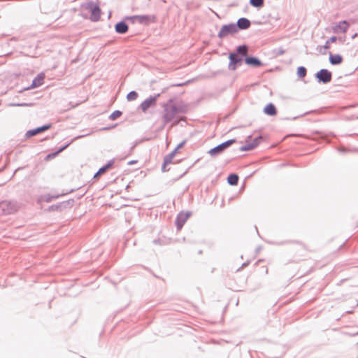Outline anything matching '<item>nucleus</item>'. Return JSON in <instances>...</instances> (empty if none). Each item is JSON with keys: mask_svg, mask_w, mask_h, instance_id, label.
Instances as JSON below:
<instances>
[{"mask_svg": "<svg viewBox=\"0 0 358 358\" xmlns=\"http://www.w3.org/2000/svg\"><path fill=\"white\" fill-rule=\"evenodd\" d=\"M246 52H248V47L247 45L243 44L237 46L235 52L229 53L228 66L229 70L234 71L242 64L243 61H245Z\"/></svg>", "mask_w": 358, "mask_h": 358, "instance_id": "nucleus-1", "label": "nucleus"}, {"mask_svg": "<svg viewBox=\"0 0 358 358\" xmlns=\"http://www.w3.org/2000/svg\"><path fill=\"white\" fill-rule=\"evenodd\" d=\"M173 99H170L168 101V103L164 106V114L162 115V120L164 124L170 122L177 115L176 105L173 104Z\"/></svg>", "mask_w": 358, "mask_h": 358, "instance_id": "nucleus-2", "label": "nucleus"}, {"mask_svg": "<svg viewBox=\"0 0 358 358\" xmlns=\"http://www.w3.org/2000/svg\"><path fill=\"white\" fill-rule=\"evenodd\" d=\"M236 138H232L227 140L215 147L210 149L208 152V153L212 157H215L218 156L219 155L223 153L226 149H227L229 147H230L231 145L235 143L236 142Z\"/></svg>", "mask_w": 358, "mask_h": 358, "instance_id": "nucleus-3", "label": "nucleus"}, {"mask_svg": "<svg viewBox=\"0 0 358 358\" xmlns=\"http://www.w3.org/2000/svg\"><path fill=\"white\" fill-rule=\"evenodd\" d=\"M17 202L13 201H3L0 202V215H10L18 210Z\"/></svg>", "mask_w": 358, "mask_h": 358, "instance_id": "nucleus-4", "label": "nucleus"}, {"mask_svg": "<svg viewBox=\"0 0 358 358\" xmlns=\"http://www.w3.org/2000/svg\"><path fill=\"white\" fill-rule=\"evenodd\" d=\"M86 9L91 12L90 19L92 22H97L101 17V10L99 6L93 1H90L86 5Z\"/></svg>", "mask_w": 358, "mask_h": 358, "instance_id": "nucleus-5", "label": "nucleus"}, {"mask_svg": "<svg viewBox=\"0 0 358 358\" xmlns=\"http://www.w3.org/2000/svg\"><path fill=\"white\" fill-rule=\"evenodd\" d=\"M315 78L319 83L327 84L331 81L332 73L328 69H322L315 74Z\"/></svg>", "mask_w": 358, "mask_h": 358, "instance_id": "nucleus-6", "label": "nucleus"}, {"mask_svg": "<svg viewBox=\"0 0 358 358\" xmlns=\"http://www.w3.org/2000/svg\"><path fill=\"white\" fill-rule=\"evenodd\" d=\"M237 33L234 23L232 22L222 25L217 34V37L220 38H224L229 35H234Z\"/></svg>", "mask_w": 358, "mask_h": 358, "instance_id": "nucleus-7", "label": "nucleus"}, {"mask_svg": "<svg viewBox=\"0 0 358 358\" xmlns=\"http://www.w3.org/2000/svg\"><path fill=\"white\" fill-rule=\"evenodd\" d=\"M74 202H75V201L73 199H69L66 201H64L59 203L53 204V205L49 206L48 210L50 212H51V211L62 212L64 209L71 208L73 206Z\"/></svg>", "mask_w": 358, "mask_h": 358, "instance_id": "nucleus-8", "label": "nucleus"}, {"mask_svg": "<svg viewBox=\"0 0 358 358\" xmlns=\"http://www.w3.org/2000/svg\"><path fill=\"white\" fill-rule=\"evenodd\" d=\"M191 211H180L176 216L175 224L178 230H180L187 219L191 216Z\"/></svg>", "mask_w": 358, "mask_h": 358, "instance_id": "nucleus-9", "label": "nucleus"}, {"mask_svg": "<svg viewBox=\"0 0 358 358\" xmlns=\"http://www.w3.org/2000/svg\"><path fill=\"white\" fill-rule=\"evenodd\" d=\"M159 96L160 94L158 93L145 99L140 105L141 110L145 113L149 108L155 106Z\"/></svg>", "mask_w": 358, "mask_h": 358, "instance_id": "nucleus-10", "label": "nucleus"}, {"mask_svg": "<svg viewBox=\"0 0 358 358\" xmlns=\"http://www.w3.org/2000/svg\"><path fill=\"white\" fill-rule=\"evenodd\" d=\"M245 64L252 67H259L263 65V63L258 57L248 55V52H246L245 57Z\"/></svg>", "mask_w": 358, "mask_h": 358, "instance_id": "nucleus-11", "label": "nucleus"}, {"mask_svg": "<svg viewBox=\"0 0 358 358\" xmlns=\"http://www.w3.org/2000/svg\"><path fill=\"white\" fill-rule=\"evenodd\" d=\"M51 127H52L51 124H44L41 127L32 129H29L26 132L25 136L27 138H31V137L34 136L40 133L47 131Z\"/></svg>", "mask_w": 358, "mask_h": 358, "instance_id": "nucleus-12", "label": "nucleus"}, {"mask_svg": "<svg viewBox=\"0 0 358 358\" xmlns=\"http://www.w3.org/2000/svg\"><path fill=\"white\" fill-rule=\"evenodd\" d=\"M234 25L237 32H238L241 30L248 29L251 25V22L249 19L243 17L239 18L237 22L234 23Z\"/></svg>", "mask_w": 358, "mask_h": 358, "instance_id": "nucleus-13", "label": "nucleus"}, {"mask_svg": "<svg viewBox=\"0 0 358 358\" xmlns=\"http://www.w3.org/2000/svg\"><path fill=\"white\" fill-rule=\"evenodd\" d=\"M45 77V76L44 73H43V72L39 73L33 79L31 85L29 87H27V88H25V90H28L36 88V87L41 86L43 84Z\"/></svg>", "mask_w": 358, "mask_h": 358, "instance_id": "nucleus-14", "label": "nucleus"}, {"mask_svg": "<svg viewBox=\"0 0 358 358\" xmlns=\"http://www.w3.org/2000/svg\"><path fill=\"white\" fill-rule=\"evenodd\" d=\"M156 17L150 15H138V22L141 24L148 25L151 22H155Z\"/></svg>", "mask_w": 358, "mask_h": 358, "instance_id": "nucleus-15", "label": "nucleus"}, {"mask_svg": "<svg viewBox=\"0 0 358 358\" xmlns=\"http://www.w3.org/2000/svg\"><path fill=\"white\" fill-rule=\"evenodd\" d=\"M115 163V159H110L105 165L100 167L99 170L94 173V178H97L101 175L103 174L108 170H109Z\"/></svg>", "mask_w": 358, "mask_h": 358, "instance_id": "nucleus-16", "label": "nucleus"}, {"mask_svg": "<svg viewBox=\"0 0 358 358\" xmlns=\"http://www.w3.org/2000/svg\"><path fill=\"white\" fill-rule=\"evenodd\" d=\"M126 20H121L115 24V31L120 34H124L128 31L129 26L125 22Z\"/></svg>", "mask_w": 358, "mask_h": 358, "instance_id": "nucleus-17", "label": "nucleus"}, {"mask_svg": "<svg viewBox=\"0 0 358 358\" xmlns=\"http://www.w3.org/2000/svg\"><path fill=\"white\" fill-rule=\"evenodd\" d=\"M263 112L270 116H274L277 114V109L273 103H268L264 108Z\"/></svg>", "mask_w": 358, "mask_h": 358, "instance_id": "nucleus-18", "label": "nucleus"}, {"mask_svg": "<svg viewBox=\"0 0 358 358\" xmlns=\"http://www.w3.org/2000/svg\"><path fill=\"white\" fill-rule=\"evenodd\" d=\"M329 62L331 65H338L341 64L343 60V57L339 54H332L329 53Z\"/></svg>", "mask_w": 358, "mask_h": 358, "instance_id": "nucleus-19", "label": "nucleus"}, {"mask_svg": "<svg viewBox=\"0 0 358 358\" xmlns=\"http://www.w3.org/2000/svg\"><path fill=\"white\" fill-rule=\"evenodd\" d=\"M349 27V23L346 20L339 22L335 27L334 31L336 32L345 33Z\"/></svg>", "mask_w": 358, "mask_h": 358, "instance_id": "nucleus-20", "label": "nucleus"}, {"mask_svg": "<svg viewBox=\"0 0 358 358\" xmlns=\"http://www.w3.org/2000/svg\"><path fill=\"white\" fill-rule=\"evenodd\" d=\"M67 193H62V194H48L41 196V199L46 203H50L53 200L58 199L60 196H64Z\"/></svg>", "mask_w": 358, "mask_h": 358, "instance_id": "nucleus-21", "label": "nucleus"}, {"mask_svg": "<svg viewBox=\"0 0 358 358\" xmlns=\"http://www.w3.org/2000/svg\"><path fill=\"white\" fill-rule=\"evenodd\" d=\"M239 177L236 173H230L227 177V182L230 185H237Z\"/></svg>", "mask_w": 358, "mask_h": 358, "instance_id": "nucleus-22", "label": "nucleus"}, {"mask_svg": "<svg viewBox=\"0 0 358 358\" xmlns=\"http://www.w3.org/2000/svg\"><path fill=\"white\" fill-rule=\"evenodd\" d=\"M250 5L257 9H260L264 6V0H249Z\"/></svg>", "mask_w": 358, "mask_h": 358, "instance_id": "nucleus-23", "label": "nucleus"}, {"mask_svg": "<svg viewBox=\"0 0 358 358\" xmlns=\"http://www.w3.org/2000/svg\"><path fill=\"white\" fill-rule=\"evenodd\" d=\"M307 70L304 66H300L297 68L296 74L299 78H303L306 76Z\"/></svg>", "mask_w": 358, "mask_h": 358, "instance_id": "nucleus-24", "label": "nucleus"}, {"mask_svg": "<svg viewBox=\"0 0 358 358\" xmlns=\"http://www.w3.org/2000/svg\"><path fill=\"white\" fill-rule=\"evenodd\" d=\"M254 149V145L253 144H251L250 143H247L243 146H241L239 148H238V150L239 151H241V152H245V151H250V150H252Z\"/></svg>", "mask_w": 358, "mask_h": 358, "instance_id": "nucleus-25", "label": "nucleus"}, {"mask_svg": "<svg viewBox=\"0 0 358 358\" xmlns=\"http://www.w3.org/2000/svg\"><path fill=\"white\" fill-rule=\"evenodd\" d=\"M138 94L136 91H131L127 95V99L129 101L136 100L138 97Z\"/></svg>", "mask_w": 358, "mask_h": 358, "instance_id": "nucleus-26", "label": "nucleus"}, {"mask_svg": "<svg viewBox=\"0 0 358 358\" xmlns=\"http://www.w3.org/2000/svg\"><path fill=\"white\" fill-rule=\"evenodd\" d=\"M122 114V112L119 110H114L110 115L109 119L111 120H115L117 117H120Z\"/></svg>", "mask_w": 358, "mask_h": 358, "instance_id": "nucleus-27", "label": "nucleus"}, {"mask_svg": "<svg viewBox=\"0 0 358 358\" xmlns=\"http://www.w3.org/2000/svg\"><path fill=\"white\" fill-rule=\"evenodd\" d=\"M187 112V107L184 104L176 106V114L186 113Z\"/></svg>", "mask_w": 358, "mask_h": 358, "instance_id": "nucleus-28", "label": "nucleus"}, {"mask_svg": "<svg viewBox=\"0 0 358 358\" xmlns=\"http://www.w3.org/2000/svg\"><path fill=\"white\" fill-rule=\"evenodd\" d=\"M83 136H83H83H77V137L74 138H73V140H71L69 143H66L65 145H64L61 146V147L57 150V151H58L59 153H60V152H62V151H64L65 149H66V148H67L71 145V143H72L75 139H76V138H81V137H83Z\"/></svg>", "mask_w": 358, "mask_h": 358, "instance_id": "nucleus-29", "label": "nucleus"}, {"mask_svg": "<svg viewBox=\"0 0 358 358\" xmlns=\"http://www.w3.org/2000/svg\"><path fill=\"white\" fill-rule=\"evenodd\" d=\"M186 143V141H182L181 143H180L177 146L176 148L171 152H170L169 154L170 155H172L173 157H174V156L176 155V154L177 153L178 150L180 148H182L185 144Z\"/></svg>", "mask_w": 358, "mask_h": 358, "instance_id": "nucleus-30", "label": "nucleus"}, {"mask_svg": "<svg viewBox=\"0 0 358 358\" xmlns=\"http://www.w3.org/2000/svg\"><path fill=\"white\" fill-rule=\"evenodd\" d=\"M336 40H337V37L335 36H333L330 37L329 39H328L326 41V43H325L324 45L323 46V48L324 49H329L330 46L329 45V43H335L336 41Z\"/></svg>", "mask_w": 358, "mask_h": 358, "instance_id": "nucleus-31", "label": "nucleus"}, {"mask_svg": "<svg viewBox=\"0 0 358 358\" xmlns=\"http://www.w3.org/2000/svg\"><path fill=\"white\" fill-rule=\"evenodd\" d=\"M173 158V157L172 155L168 154V155H165L164 157L163 164H166V165L170 164L172 162Z\"/></svg>", "mask_w": 358, "mask_h": 358, "instance_id": "nucleus-32", "label": "nucleus"}, {"mask_svg": "<svg viewBox=\"0 0 358 358\" xmlns=\"http://www.w3.org/2000/svg\"><path fill=\"white\" fill-rule=\"evenodd\" d=\"M124 20H129L132 24H134L136 22H138V15H132V16L127 15L124 17Z\"/></svg>", "mask_w": 358, "mask_h": 358, "instance_id": "nucleus-33", "label": "nucleus"}, {"mask_svg": "<svg viewBox=\"0 0 358 358\" xmlns=\"http://www.w3.org/2000/svg\"><path fill=\"white\" fill-rule=\"evenodd\" d=\"M262 136H259L257 137H256L250 143L251 144H253L254 145V149L258 146V145L260 143V141L262 140Z\"/></svg>", "mask_w": 358, "mask_h": 358, "instance_id": "nucleus-34", "label": "nucleus"}, {"mask_svg": "<svg viewBox=\"0 0 358 358\" xmlns=\"http://www.w3.org/2000/svg\"><path fill=\"white\" fill-rule=\"evenodd\" d=\"M273 52L275 54V55L280 56V55H282L283 54H285V50L282 47H280V48L275 49Z\"/></svg>", "mask_w": 358, "mask_h": 358, "instance_id": "nucleus-35", "label": "nucleus"}, {"mask_svg": "<svg viewBox=\"0 0 358 358\" xmlns=\"http://www.w3.org/2000/svg\"><path fill=\"white\" fill-rule=\"evenodd\" d=\"M311 113L310 111H308V112H306V113H303V114H301V115H297V116H295V117H286L285 119H286V120H294L298 119V118H299V117H303V116H305L306 115L309 114V113Z\"/></svg>", "mask_w": 358, "mask_h": 358, "instance_id": "nucleus-36", "label": "nucleus"}, {"mask_svg": "<svg viewBox=\"0 0 358 358\" xmlns=\"http://www.w3.org/2000/svg\"><path fill=\"white\" fill-rule=\"evenodd\" d=\"M59 154V152L57 150L55 152H53L49 155H47V157L48 158H50V157H55L56 156H57Z\"/></svg>", "mask_w": 358, "mask_h": 358, "instance_id": "nucleus-37", "label": "nucleus"}, {"mask_svg": "<svg viewBox=\"0 0 358 358\" xmlns=\"http://www.w3.org/2000/svg\"><path fill=\"white\" fill-rule=\"evenodd\" d=\"M166 166H167L166 164H162V172H166L169 170V169H166Z\"/></svg>", "mask_w": 358, "mask_h": 358, "instance_id": "nucleus-38", "label": "nucleus"}, {"mask_svg": "<svg viewBox=\"0 0 358 358\" xmlns=\"http://www.w3.org/2000/svg\"><path fill=\"white\" fill-rule=\"evenodd\" d=\"M137 162L136 160H131L128 162V165H132V164H134Z\"/></svg>", "mask_w": 358, "mask_h": 358, "instance_id": "nucleus-39", "label": "nucleus"}, {"mask_svg": "<svg viewBox=\"0 0 358 358\" xmlns=\"http://www.w3.org/2000/svg\"><path fill=\"white\" fill-rule=\"evenodd\" d=\"M338 150L340 152H346V150L345 148H341Z\"/></svg>", "mask_w": 358, "mask_h": 358, "instance_id": "nucleus-40", "label": "nucleus"}, {"mask_svg": "<svg viewBox=\"0 0 358 358\" xmlns=\"http://www.w3.org/2000/svg\"><path fill=\"white\" fill-rule=\"evenodd\" d=\"M28 104L27 103H17V104H14V106H27Z\"/></svg>", "mask_w": 358, "mask_h": 358, "instance_id": "nucleus-41", "label": "nucleus"}, {"mask_svg": "<svg viewBox=\"0 0 358 358\" xmlns=\"http://www.w3.org/2000/svg\"><path fill=\"white\" fill-rule=\"evenodd\" d=\"M248 264H249V262H244L242 264L241 268H244V267L247 266Z\"/></svg>", "mask_w": 358, "mask_h": 358, "instance_id": "nucleus-42", "label": "nucleus"}, {"mask_svg": "<svg viewBox=\"0 0 358 358\" xmlns=\"http://www.w3.org/2000/svg\"><path fill=\"white\" fill-rule=\"evenodd\" d=\"M254 23L256 24H262V22H260V21H255Z\"/></svg>", "mask_w": 358, "mask_h": 358, "instance_id": "nucleus-43", "label": "nucleus"}, {"mask_svg": "<svg viewBox=\"0 0 358 358\" xmlns=\"http://www.w3.org/2000/svg\"><path fill=\"white\" fill-rule=\"evenodd\" d=\"M180 120H183V121H185L186 120V117L183 116L180 118Z\"/></svg>", "mask_w": 358, "mask_h": 358, "instance_id": "nucleus-44", "label": "nucleus"}, {"mask_svg": "<svg viewBox=\"0 0 358 358\" xmlns=\"http://www.w3.org/2000/svg\"><path fill=\"white\" fill-rule=\"evenodd\" d=\"M178 124H179V121H176L173 122V125H177Z\"/></svg>", "mask_w": 358, "mask_h": 358, "instance_id": "nucleus-45", "label": "nucleus"}, {"mask_svg": "<svg viewBox=\"0 0 358 358\" xmlns=\"http://www.w3.org/2000/svg\"><path fill=\"white\" fill-rule=\"evenodd\" d=\"M110 127H104V128H102L101 130H107V129H109Z\"/></svg>", "mask_w": 358, "mask_h": 358, "instance_id": "nucleus-46", "label": "nucleus"}, {"mask_svg": "<svg viewBox=\"0 0 358 358\" xmlns=\"http://www.w3.org/2000/svg\"><path fill=\"white\" fill-rule=\"evenodd\" d=\"M184 85V83H181V84H177V85H175V86H182V85Z\"/></svg>", "mask_w": 358, "mask_h": 358, "instance_id": "nucleus-47", "label": "nucleus"}, {"mask_svg": "<svg viewBox=\"0 0 358 358\" xmlns=\"http://www.w3.org/2000/svg\"><path fill=\"white\" fill-rule=\"evenodd\" d=\"M134 147H135V145H133V146L131 148V149L132 150L133 148H134Z\"/></svg>", "mask_w": 358, "mask_h": 358, "instance_id": "nucleus-48", "label": "nucleus"}, {"mask_svg": "<svg viewBox=\"0 0 358 358\" xmlns=\"http://www.w3.org/2000/svg\"><path fill=\"white\" fill-rule=\"evenodd\" d=\"M357 306H358V303H357Z\"/></svg>", "mask_w": 358, "mask_h": 358, "instance_id": "nucleus-49", "label": "nucleus"}]
</instances>
